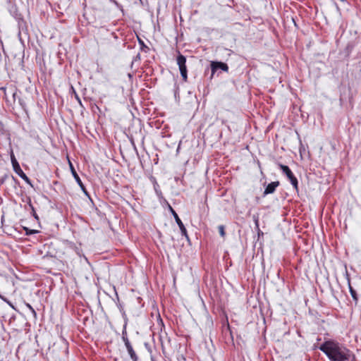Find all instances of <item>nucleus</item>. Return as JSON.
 I'll use <instances>...</instances> for the list:
<instances>
[{
    "label": "nucleus",
    "instance_id": "obj_1",
    "mask_svg": "<svg viewBox=\"0 0 361 361\" xmlns=\"http://www.w3.org/2000/svg\"><path fill=\"white\" fill-rule=\"evenodd\" d=\"M319 349L330 361H356L355 355L350 350L334 340L326 341Z\"/></svg>",
    "mask_w": 361,
    "mask_h": 361
},
{
    "label": "nucleus",
    "instance_id": "obj_2",
    "mask_svg": "<svg viewBox=\"0 0 361 361\" xmlns=\"http://www.w3.org/2000/svg\"><path fill=\"white\" fill-rule=\"evenodd\" d=\"M11 161L12 163L13 171L21 178H23L27 183L31 185V182L30 178L26 176V174L21 169L20 164L16 160L13 151L11 153Z\"/></svg>",
    "mask_w": 361,
    "mask_h": 361
},
{
    "label": "nucleus",
    "instance_id": "obj_3",
    "mask_svg": "<svg viewBox=\"0 0 361 361\" xmlns=\"http://www.w3.org/2000/svg\"><path fill=\"white\" fill-rule=\"evenodd\" d=\"M177 64L178 65L181 77L184 81H187L188 79V71L186 67V58L179 54L176 59Z\"/></svg>",
    "mask_w": 361,
    "mask_h": 361
},
{
    "label": "nucleus",
    "instance_id": "obj_4",
    "mask_svg": "<svg viewBox=\"0 0 361 361\" xmlns=\"http://www.w3.org/2000/svg\"><path fill=\"white\" fill-rule=\"evenodd\" d=\"M278 166L279 168L282 170V172L287 176V178L290 180L292 185L295 188L298 189V180L290 169V168L288 166L279 164Z\"/></svg>",
    "mask_w": 361,
    "mask_h": 361
},
{
    "label": "nucleus",
    "instance_id": "obj_5",
    "mask_svg": "<svg viewBox=\"0 0 361 361\" xmlns=\"http://www.w3.org/2000/svg\"><path fill=\"white\" fill-rule=\"evenodd\" d=\"M221 69L224 71H228V66L226 63L219 61H212L211 63V70H212V74L214 75V73L218 70Z\"/></svg>",
    "mask_w": 361,
    "mask_h": 361
},
{
    "label": "nucleus",
    "instance_id": "obj_6",
    "mask_svg": "<svg viewBox=\"0 0 361 361\" xmlns=\"http://www.w3.org/2000/svg\"><path fill=\"white\" fill-rule=\"evenodd\" d=\"M170 208V210L176 220V222L177 223V224L178 225L179 228H180V230L181 231V233L183 235H185L186 238H188V234H187V230L185 227V226L183 225V222L181 221V220L180 219V218L178 217V215L176 214V212L172 209L171 207H169Z\"/></svg>",
    "mask_w": 361,
    "mask_h": 361
},
{
    "label": "nucleus",
    "instance_id": "obj_7",
    "mask_svg": "<svg viewBox=\"0 0 361 361\" xmlns=\"http://www.w3.org/2000/svg\"><path fill=\"white\" fill-rule=\"evenodd\" d=\"M70 166H71V172H72V174L75 178V180H76V182L78 183V184L79 185V186L81 188V189L82 190V191L85 192V194L86 195H88V193L85 189V185H83L82 180H80L79 176L78 175V173H76L75 170L74 169L73 165L71 164V163H70Z\"/></svg>",
    "mask_w": 361,
    "mask_h": 361
},
{
    "label": "nucleus",
    "instance_id": "obj_8",
    "mask_svg": "<svg viewBox=\"0 0 361 361\" xmlns=\"http://www.w3.org/2000/svg\"><path fill=\"white\" fill-rule=\"evenodd\" d=\"M125 343V345L126 347V349L128 350V353L130 358L133 361H137L138 357L136 355L135 350H133V346H132L131 343H130V341H126V343Z\"/></svg>",
    "mask_w": 361,
    "mask_h": 361
},
{
    "label": "nucleus",
    "instance_id": "obj_9",
    "mask_svg": "<svg viewBox=\"0 0 361 361\" xmlns=\"http://www.w3.org/2000/svg\"><path fill=\"white\" fill-rule=\"evenodd\" d=\"M279 181L271 182V183H269L264 191V195L265 196L267 195L274 192L276 188L279 186Z\"/></svg>",
    "mask_w": 361,
    "mask_h": 361
},
{
    "label": "nucleus",
    "instance_id": "obj_10",
    "mask_svg": "<svg viewBox=\"0 0 361 361\" xmlns=\"http://www.w3.org/2000/svg\"><path fill=\"white\" fill-rule=\"evenodd\" d=\"M346 278H347V281H348V288H349V290H350V295L353 299V300L357 302V300H358V298H357V295L356 293V291L353 288V287L351 286V284H350V276L348 274V272H346Z\"/></svg>",
    "mask_w": 361,
    "mask_h": 361
},
{
    "label": "nucleus",
    "instance_id": "obj_11",
    "mask_svg": "<svg viewBox=\"0 0 361 361\" xmlns=\"http://www.w3.org/2000/svg\"><path fill=\"white\" fill-rule=\"evenodd\" d=\"M126 326H127V322H125V324L123 325V329L122 331V340L124 343H126V341H129V339L127 336Z\"/></svg>",
    "mask_w": 361,
    "mask_h": 361
},
{
    "label": "nucleus",
    "instance_id": "obj_12",
    "mask_svg": "<svg viewBox=\"0 0 361 361\" xmlns=\"http://www.w3.org/2000/svg\"><path fill=\"white\" fill-rule=\"evenodd\" d=\"M28 204H29V206L30 207V208L32 209V216L35 217V219L38 220L39 217H38L37 214L35 212V208H34V207L32 204L30 199H29Z\"/></svg>",
    "mask_w": 361,
    "mask_h": 361
},
{
    "label": "nucleus",
    "instance_id": "obj_13",
    "mask_svg": "<svg viewBox=\"0 0 361 361\" xmlns=\"http://www.w3.org/2000/svg\"><path fill=\"white\" fill-rule=\"evenodd\" d=\"M25 306L30 310V312L33 314L34 317L36 318L37 313H36L35 310H34V308L29 303H25Z\"/></svg>",
    "mask_w": 361,
    "mask_h": 361
},
{
    "label": "nucleus",
    "instance_id": "obj_14",
    "mask_svg": "<svg viewBox=\"0 0 361 361\" xmlns=\"http://www.w3.org/2000/svg\"><path fill=\"white\" fill-rule=\"evenodd\" d=\"M218 228H219L220 235L221 237H224L226 235L225 231H224V226L223 225H220V226H219Z\"/></svg>",
    "mask_w": 361,
    "mask_h": 361
},
{
    "label": "nucleus",
    "instance_id": "obj_15",
    "mask_svg": "<svg viewBox=\"0 0 361 361\" xmlns=\"http://www.w3.org/2000/svg\"><path fill=\"white\" fill-rule=\"evenodd\" d=\"M25 230L26 235H32L38 233V231L37 230H30L27 228H24Z\"/></svg>",
    "mask_w": 361,
    "mask_h": 361
},
{
    "label": "nucleus",
    "instance_id": "obj_16",
    "mask_svg": "<svg viewBox=\"0 0 361 361\" xmlns=\"http://www.w3.org/2000/svg\"><path fill=\"white\" fill-rule=\"evenodd\" d=\"M76 99H77V101H78L79 104H80V105H82L81 100H80V99L78 97V96H76Z\"/></svg>",
    "mask_w": 361,
    "mask_h": 361
}]
</instances>
